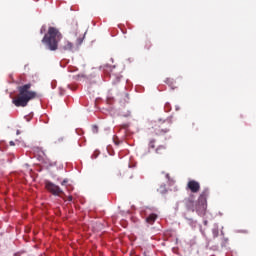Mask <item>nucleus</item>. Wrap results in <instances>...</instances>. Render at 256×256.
Wrapping results in <instances>:
<instances>
[{"instance_id":"nucleus-1","label":"nucleus","mask_w":256,"mask_h":256,"mask_svg":"<svg viewBox=\"0 0 256 256\" xmlns=\"http://www.w3.org/2000/svg\"><path fill=\"white\" fill-rule=\"evenodd\" d=\"M31 87V83L18 86V95L12 101L15 107H27L29 101L37 99V93L31 90Z\"/></svg>"},{"instance_id":"nucleus-2","label":"nucleus","mask_w":256,"mask_h":256,"mask_svg":"<svg viewBox=\"0 0 256 256\" xmlns=\"http://www.w3.org/2000/svg\"><path fill=\"white\" fill-rule=\"evenodd\" d=\"M207 197H209V189H204L200 194L198 201L195 202V196L190 195L184 200L185 206L188 211H196L197 213H203L207 209Z\"/></svg>"},{"instance_id":"nucleus-3","label":"nucleus","mask_w":256,"mask_h":256,"mask_svg":"<svg viewBox=\"0 0 256 256\" xmlns=\"http://www.w3.org/2000/svg\"><path fill=\"white\" fill-rule=\"evenodd\" d=\"M61 32L55 27H49L48 33L44 35L42 43L50 51H57L59 47V41L62 39Z\"/></svg>"},{"instance_id":"nucleus-4","label":"nucleus","mask_w":256,"mask_h":256,"mask_svg":"<svg viewBox=\"0 0 256 256\" xmlns=\"http://www.w3.org/2000/svg\"><path fill=\"white\" fill-rule=\"evenodd\" d=\"M100 68L105 73V75H108L112 79V81H115V79L119 81L121 79V76L119 75V71H117L116 66L104 64Z\"/></svg>"},{"instance_id":"nucleus-5","label":"nucleus","mask_w":256,"mask_h":256,"mask_svg":"<svg viewBox=\"0 0 256 256\" xmlns=\"http://www.w3.org/2000/svg\"><path fill=\"white\" fill-rule=\"evenodd\" d=\"M45 188L47 189V191H49V193L55 195L56 197H59V195H63V190L61 189V187L53 182L46 181Z\"/></svg>"},{"instance_id":"nucleus-6","label":"nucleus","mask_w":256,"mask_h":256,"mask_svg":"<svg viewBox=\"0 0 256 256\" xmlns=\"http://www.w3.org/2000/svg\"><path fill=\"white\" fill-rule=\"evenodd\" d=\"M187 189H189L191 193H199V191H201V184L196 180H190L187 183Z\"/></svg>"},{"instance_id":"nucleus-7","label":"nucleus","mask_w":256,"mask_h":256,"mask_svg":"<svg viewBox=\"0 0 256 256\" xmlns=\"http://www.w3.org/2000/svg\"><path fill=\"white\" fill-rule=\"evenodd\" d=\"M63 51H73V43L65 40L64 44L61 46Z\"/></svg>"},{"instance_id":"nucleus-8","label":"nucleus","mask_w":256,"mask_h":256,"mask_svg":"<svg viewBox=\"0 0 256 256\" xmlns=\"http://www.w3.org/2000/svg\"><path fill=\"white\" fill-rule=\"evenodd\" d=\"M155 221H157V214L152 213L146 218V223H149V225H153Z\"/></svg>"},{"instance_id":"nucleus-9","label":"nucleus","mask_w":256,"mask_h":256,"mask_svg":"<svg viewBox=\"0 0 256 256\" xmlns=\"http://www.w3.org/2000/svg\"><path fill=\"white\" fill-rule=\"evenodd\" d=\"M157 155H165L167 153V148L165 146L160 145L156 148Z\"/></svg>"},{"instance_id":"nucleus-10","label":"nucleus","mask_w":256,"mask_h":256,"mask_svg":"<svg viewBox=\"0 0 256 256\" xmlns=\"http://www.w3.org/2000/svg\"><path fill=\"white\" fill-rule=\"evenodd\" d=\"M157 135H165V133H169V128H162L157 130Z\"/></svg>"},{"instance_id":"nucleus-11","label":"nucleus","mask_w":256,"mask_h":256,"mask_svg":"<svg viewBox=\"0 0 256 256\" xmlns=\"http://www.w3.org/2000/svg\"><path fill=\"white\" fill-rule=\"evenodd\" d=\"M166 83L170 87H175V81L173 79H171V78L166 79Z\"/></svg>"},{"instance_id":"nucleus-12","label":"nucleus","mask_w":256,"mask_h":256,"mask_svg":"<svg viewBox=\"0 0 256 256\" xmlns=\"http://www.w3.org/2000/svg\"><path fill=\"white\" fill-rule=\"evenodd\" d=\"M149 148H150V149H155V139L150 140V142H149Z\"/></svg>"},{"instance_id":"nucleus-13","label":"nucleus","mask_w":256,"mask_h":256,"mask_svg":"<svg viewBox=\"0 0 256 256\" xmlns=\"http://www.w3.org/2000/svg\"><path fill=\"white\" fill-rule=\"evenodd\" d=\"M92 132L93 133H99V127L97 125L92 126Z\"/></svg>"},{"instance_id":"nucleus-14","label":"nucleus","mask_w":256,"mask_h":256,"mask_svg":"<svg viewBox=\"0 0 256 256\" xmlns=\"http://www.w3.org/2000/svg\"><path fill=\"white\" fill-rule=\"evenodd\" d=\"M81 43H83V38H78L77 39V45H81Z\"/></svg>"},{"instance_id":"nucleus-15","label":"nucleus","mask_w":256,"mask_h":256,"mask_svg":"<svg viewBox=\"0 0 256 256\" xmlns=\"http://www.w3.org/2000/svg\"><path fill=\"white\" fill-rule=\"evenodd\" d=\"M68 182H69V180L64 179V180L61 182V185H67Z\"/></svg>"},{"instance_id":"nucleus-16","label":"nucleus","mask_w":256,"mask_h":256,"mask_svg":"<svg viewBox=\"0 0 256 256\" xmlns=\"http://www.w3.org/2000/svg\"><path fill=\"white\" fill-rule=\"evenodd\" d=\"M163 123L166 125H171V121H169V120H165Z\"/></svg>"},{"instance_id":"nucleus-17","label":"nucleus","mask_w":256,"mask_h":256,"mask_svg":"<svg viewBox=\"0 0 256 256\" xmlns=\"http://www.w3.org/2000/svg\"><path fill=\"white\" fill-rule=\"evenodd\" d=\"M10 145H11L12 147H15V142L10 141Z\"/></svg>"},{"instance_id":"nucleus-18","label":"nucleus","mask_w":256,"mask_h":256,"mask_svg":"<svg viewBox=\"0 0 256 256\" xmlns=\"http://www.w3.org/2000/svg\"><path fill=\"white\" fill-rule=\"evenodd\" d=\"M68 201H73V196H69Z\"/></svg>"},{"instance_id":"nucleus-19","label":"nucleus","mask_w":256,"mask_h":256,"mask_svg":"<svg viewBox=\"0 0 256 256\" xmlns=\"http://www.w3.org/2000/svg\"><path fill=\"white\" fill-rule=\"evenodd\" d=\"M41 34H43V27L41 28V31H40Z\"/></svg>"},{"instance_id":"nucleus-20","label":"nucleus","mask_w":256,"mask_h":256,"mask_svg":"<svg viewBox=\"0 0 256 256\" xmlns=\"http://www.w3.org/2000/svg\"><path fill=\"white\" fill-rule=\"evenodd\" d=\"M19 133H20L19 130H17V135H19Z\"/></svg>"},{"instance_id":"nucleus-21","label":"nucleus","mask_w":256,"mask_h":256,"mask_svg":"<svg viewBox=\"0 0 256 256\" xmlns=\"http://www.w3.org/2000/svg\"><path fill=\"white\" fill-rule=\"evenodd\" d=\"M59 141H63V138H60Z\"/></svg>"}]
</instances>
